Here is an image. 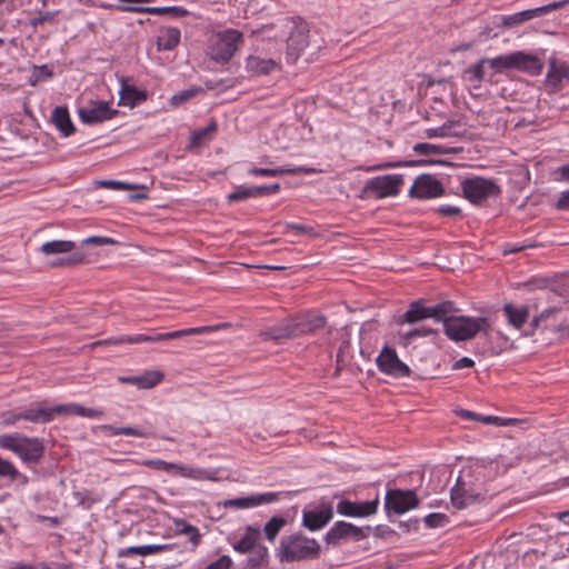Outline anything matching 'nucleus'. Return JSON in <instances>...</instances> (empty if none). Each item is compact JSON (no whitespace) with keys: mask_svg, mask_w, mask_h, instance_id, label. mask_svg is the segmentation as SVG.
Listing matches in <instances>:
<instances>
[{"mask_svg":"<svg viewBox=\"0 0 569 569\" xmlns=\"http://www.w3.org/2000/svg\"><path fill=\"white\" fill-rule=\"evenodd\" d=\"M287 525V519L281 516H273L261 529L257 525H248L239 540L232 543L234 551L250 557L246 561V568L260 569L267 566L269 560V549L260 542L262 535L269 542H274L276 538Z\"/></svg>","mask_w":569,"mask_h":569,"instance_id":"f257e3e1","label":"nucleus"},{"mask_svg":"<svg viewBox=\"0 0 569 569\" xmlns=\"http://www.w3.org/2000/svg\"><path fill=\"white\" fill-rule=\"evenodd\" d=\"M320 545L316 539L300 532L283 536L277 548V557L281 563L317 559Z\"/></svg>","mask_w":569,"mask_h":569,"instance_id":"f03ea898","label":"nucleus"},{"mask_svg":"<svg viewBox=\"0 0 569 569\" xmlns=\"http://www.w3.org/2000/svg\"><path fill=\"white\" fill-rule=\"evenodd\" d=\"M485 468L476 466L463 469L457 479V483L451 489V503L462 506L461 495H467L469 501H481L485 499Z\"/></svg>","mask_w":569,"mask_h":569,"instance_id":"7ed1b4c3","label":"nucleus"},{"mask_svg":"<svg viewBox=\"0 0 569 569\" xmlns=\"http://www.w3.org/2000/svg\"><path fill=\"white\" fill-rule=\"evenodd\" d=\"M242 42L243 34L236 29L213 33L209 38L207 54L218 63H227L232 59Z\"/></svg>","mask_w":569,"mask_h":569,"instance_id":"20e7f679","label":"nucleus"},{"mask_svg":"<svg viewBox=\"0 0 569 569\" xmlns=\"http://www.w3.org/2000/svg\"><path fill=\"white\" fill-rule=\"evenodd\" d=\"M0 447L12 451L26 463H38L44 455L40 439L28 438L21 433L0 436Z\"/></svg>","mask_w":569,"mask_h":569,"instance_id":"39448f33","label":"nucleus"},{"mask_svg":"<svg viewBox=\"0 0 569 569\" xmlns=\"http://www.w3.org/2000/svg\"><path fill=\"white\" fill-rule=\"evenodd\" d=\"M443 329L450 340L456 342L467 341L475 338L479 332L487 333L489 322L483 317L457 316L455 319L449 320Z\"/></svg>","mask_w":569,"mask_h":569,"instance_id":"423d86ee","label":"nucleus"},{"mask_svg":"<svg viewBox=\"0 0 569 569\" xmlns=\"http://www.w3.org/2000/svg\"><path fill=\"white\" fill-rule=\"evenodd\" d=\"M273 27L280 28L283 31H290L287 39L286 59L288 63H295L309 44V30L307 26L283 18L271 24V28Z\"/></svg>","mask_w":569,"mask_h":569,"instance_id":"0eeeda50","label":"nucleus"},{"mask_svg":"<svg viewBox=\"0 0 569 569\" xmlns=\"http://www.w3.org/2000/svg\"><path fill=\"white\" fill-rule=\"evenodd\" d=\"M403 183L401 174H386L369 179L361 190L360 198L375 197L382 199L397 196Z\"/></svg>","mask_w":569,"mask_h":569,"instance_id":"6e6552de","label":"nucleus"},{"mask_svg":"<svg viewBox=\"0 0 569 569\" xmlns=\"http://www.w3.org/2000/svg\"><path fill=\"white\" fill-rule=\"evenodd\" d=\"M461 190L466 199L472 203H480L489 197L497 196L500 190L493 180L481 177L467 178L461 182Z\"/></svg>","mask_w":569,"mask_h":569,"instance_id":"1a4fd4ad","label":"nucleus"},{"mask_svg":"<svg viewBox=\"0 0 569 569\" xmlns=\"http://www.w3.org/2000/svg\"><path fill=\"white\" fill-rule=\"evenodd\" d=\"M419 505V499L412 490L392 489L385 498V509L388 515L391 512L402 515Z\"/></svg>","mask_w":569,"mask_h":569,"instance_id":"9d476101","label":"nucleus"},{"mask_svg":"<svg viewBox=\"0 0 569 569\" xmlns=\"http://www.w3.org/2000/svg\"><path fill=\"white\" fill-rule=\"evenodd\" d=\"M118 110L111 109L109 103L101 100H91L87 107L78 109L80 120L86 124H97L113 119Z\"/></svg>","mask_w":569,"mask_h":569,"instance_id":"9b49d317","label":"nucleus"},{"mask_svg":"<svg viewBox=\"0 0 569 569\" xmlns=\"http://www.w3.org/2000/svg\"><path fill=\"white\" fill-rule=\"evenodd\" d=\"M377 366L381 372L395 378L409 377L411 372L410 368L399 359L396 350L387 346L378 356Z\"/></svg>","mask_w":569,"mask_h":569,"instance_id":"f8f14e48","label":"nucleus"},{"mask_svg":"<svg viewBox=\"0 0 569 569\" xmlns=\"http://www.w3.org/2000/svg\"><path fill=\"white\" fill-rule=\"evenodd\" d=\"M217 328L218 327H216V326H203V327L188 328V329H182V330H177V331L166 332V333L153 332L151 335H133V338L130 340L133 341V343L160 342V341L182 338L186 336H197V335L211 332V331L216 330Z\"/></svg>","mask_w":569,"mask_h":569,"instance_id":"ddd939ff","label":"nucleus"},{"mask_svg":"<svg viewBox=\"0 0 569 569\" xmlns=\"http://www.w3.org/2000/svg\"><path fill=\"white\" fill-rule=\"evenodd\" d=\"M281 59L280 54L266 57L262 54L253 53L246 59V70L254 77L267 76L276 70H280Z\"/></svg>","mask_w":569,"mask_h":569,"instance_id":"4468645a","label":"nucleus"},{"mask_svg":"<svg viewBox=\"0 0 569 569\" xmlns=\"http://www.w3.org/2000/svg\"><path fill=\"white\" fill-rule=\"evenodd\" d=\"M352 538L357 541L366 538V533L362 528L353 526L346 521H338L330 528L325 536V541L328 545L337 546L340 541Z\"/></svg>","mask_w":569,"mask_h":569,"instance_id":"2eb2a0df","label":"nucleus"},{"mask_svg":"<svg viewBox=\"0 0 569 569\" xmlns=\"http://www.w3.org/2000/svg\"><path fill=\"white\" fill-rule=\"evenodd\" d=\"M443 193L442 184L430 174L419 176L409 190V194L418 199H430Z\"/></svg>","mask_w":569,"mask_h":569,"instance_id":"dca6fc26","label":"nucleus"},{"mask_svg":"<svg viewBox=\"0 0 569 569\" xmlns=\"http://www.w3.org/2000/svg\"><path fill=\"white\" fill-rule=\"evenodd\" d=\"M278 500V493L276 492H263L256 493L247 497H239L233 499H228L222 502L224 508L231 509H250L261 505H268Z\"/></svg>","mask_w":569,"mask_h":569,"instance_id":"f3484780","label":"nucleus"},{"mask_svg":"<svg viewBox=\"0 0 569 569\" xmlns=\"http://www.w3.org/2000/svg\"><path fill=\"white\" fill-rule=\"evenodd\" d=\"M379 500L351 502L341 500L337 503V512L347 517H368L377 512Z\"/></svg>","mask_w":569,"mask_h":569,"instance_id":"a211bd4d","label":"nucleus"},{"mask_svg":"<svg viewBox=\"0 0 569 569\" xmlns=\"http://www.w3.org/2000/svg\"><path fill=\"white\" fill-rule=\"evenodd\" d=\"M569 80V67L566 62H558L556 59L549 60V70L546 76L545 84L550 92H556L562 88V82Z\"/></svg>","mask_w":569,"mask_h":569,"instance_id":"6ab92c4d","label":"nucleus"},{"mask_svg":"<svg viewBox=\"0 0 569 569\" xmlns=\"http://www.w3.org/2000/svg\"><path fill=\"white\" fill-rule=\"evenodd\" d=\"M333 517L330 506L305 510L302 525L311 531H316L325 527Z\"/></svg>","mask_w":569,"mask_h":569,"instance_id":"aec40b11","label":"nucleus"},{"mask_svg":"<svg viewBox=\"0 0 569 569\" xmlns=\"http://www.w3.org/2000/svg\"><path fill=\"white\" fill-rule=\"evenodd\" d=\"M429 318H431L430 307H427L422 300H415L409 305L408 310L398 319V323L415 325Z\"/></svg>","mask_w":569,"mask_h":569,"instance_id":"412c9836","label":"nucleus"},{"mask_svg":"<svg viewBox=\"0 0 569 569\" xmlns=\"http://www.w3.org/2000/svg\"><path fill=\"white\" fill-rule=\"evenodd\" d=\"M292 320L297 337L312 333L326 325L325 317L321 315H307Z\"/></svg>","mask_w":569,"mask_h":569,"instance_id":"4be33fe9","label":"nucleus"},{"mask_svg":"<svg viewBox=\"0 0 569 569\" xmlns=\"http://www.w3.org/2000/svg\"><path fill=\"white\" fill-rule=\"evenodd\" d=\"M513 69L530 74H539L543 68L542 62L536 56L522 51L513 52Z\"/></svg>","mask_w":569,"mask_h":569,"instance_id":"5701e85b","label":"nucleus"},{"mask_svg":"<svg viewBox=\"0 0 569 569\" xmlns=\"http://www.w3.org/2000/svg\"><path fill=\"white\" fill-rule=\"evenodd\" d=\"M321 172L315 168L296 167V168H257L252 167L248 170L251 176L263 177H278L282 174H297V173H317Z\"/></svg>","mask_w":569,"mask_h":569,"instance_id":"b1692460","label":"nucleus"},{"mask_svg":"<svg viewBox=\"0 0 569 569\" xmlns=\"http://www.w3.org/2000/svg\"><path fill=\"white\" fill-rule=\"evenodd\" d=\"M466 130L459 121L449 120L438 128H430L425 131L426 138L462 137Z\"/></svg>","mask_w":569,"mask_h":569,"instance_id":"393cba45","label":"nucleus"},{"mask_svg":"<svg viewBox=\"0 0 569 569\" xmlns=\"http://www.w3.org/2000/svg\"><path fill=\"white\" fill-rule=\"evenodd\" d=\"M261 336L264 337V339L270 340H282V339H292L297 338L293 320H286L278 325H274L261 332Z\"/></svg>","mask_w":569,"mask_h":569,"instance_id":"a878e982","label":"nucleus"},{"mask_svg":"<svg viewBox=\"0 0 569 569\" xmlns=\"http://www.w3.org/2000/svg\"><path fill=\"white\" fill-rule=\"evenodd\" d=\"M146 100L147 93L144 91L138 90L133 86H130L124 79L121 80L119 104L133 108L134 106Z\"/></svg>","mask_w":569,"mask_h":569,"instance_id":"bb28decb","label":"nucleus"},{"mask_svg":"<svg viewBox=\"0 0 569 569\" xmlns=\"http://www.w3.org/2000/svg\"><path fill=\"white\" fill-rule=\"evenodd\" d=\"M459 311L456 303L450 300L441 301L435 306H430L431 318L438 322H442L443 327L447 326L449 320L455 319L456 313Z\"/></svg>","mask_w":569,"mask_h":569,"instance_id":"cd10ccee","label":"nucleus"},{"mask_svg":"<svg viewBox=\"0 0 569 569\" xmlns=\"http://www.w3.org/2000/svg\"><path fill=\"white\" fill-rule=\"evenodd\" d=\"M173 473L193 480H216L213 471L182 463H174Z\"/></svg>","mask_w":569,"mask_h":569,"instance_id":"c85d7f7f","label":"nucleus"},{"mask_svg":"<svg viewBox=\"0 0 569 569\" xmlns=\"http://www.w3.org/2000/svg\"><path fill=\"white\" fill-rule=\"evenodd\" d=\"M51 120L57 127V129L64 136L69 137L74 131L76 128L70 119L69 111L67 107L58 106L52 110Z\"/></svg>","mask_w":569,"mask_h":569,"instance_id":"c756f323","label":"nucleus"},{"mask_svg":"<svg viewBox=\"0 0 569 569\" xmlns=\"http://www.w3.org/2000/svg\"><path fill=\"white\" fill-rule=\"evenodd\" d=\"M503 313L510 326L520 329L529 318V308L527 306L516 307L507 303L503 307Z\"/></svg>","mask_w":569,"mask_h":569,"instance_id":"7c9ffc66","label":"nucleus"},{"mask_svg":"<svg viewBox=\"0 0 569 569\" xmlns=\"http://www.w3.org/2000/svg\"><path fill=\"white\" fill-rule=\"evenodd\" d=\"M180 42V30L178 28L168 27L160 31L157 39L158 51L173 50Z\"/></svg>","mask_w":569,"mask_h":569,"instance_id":"2f4dec72","label":"nucleus"},{"mask_svg":"<svg viewBox=\"0 0 569 569\" xmlns=\"http://www.w3.org/2000/svg\"><path fill=\"white\" fill-rule=\"evenodd\" d=\"M568 2H569V0L551 2V3L542 6V7L520 11V12H518V16L523 23L526 21L532 20L542 14L550 13L553 10L560 9V8L565 7Z\"/></svg>","mask_w":569,"mask_h":569,"instance_id":"473e14b6","label":"nucleus"},{"mask_svg":"<svg viewBox=\"0 0 569 569\" xmlns=\"http://www.w3.org/2000/svg\"><path fill=\"white\" fill-rule=\"evenodd\" d=\"M76 248V243L69 240H52L44 242L40 247V252L44 256H54L61 253H69Z\"/></svg>","mask_w":569,"mask_h":569,"instance_id":"72a5a7b5","label":"nucleus"},{"mask_svg":"<svg viewBox=\"0 0 569 569\" xmlns=\"http://www.w3.org/2000/svg\"><path fill=\"white\" fill-rule=\"evenodd\" d=\"M23 420L33 423H47L52 419L51 408H43L41 406L30 407L22 411Z\"/></svg>","mask_w":569,"mask_h":569,"instance_id":"f704fd0d","label":"nucleus"},{"mask_svg":"<svg viewBox=\"0 0 569 569\" xmlns=\"http://www.w3.org/2000/svg\"><path fill=\"white\" fill-rule=\"evenodd\" d=\"M0 477L9 479L11 482H18L21 486H26L29 479L26 475L18 471L12 462L0 458Z\"/></svg>","mask_w":569,"mask_h":569,"instance_id":"c9c22d12","label":"nucleus"},{"mask_svg":"<svg viewBox=\"0 0 569 569\" xmlns=\"http://www.w3.org/2000/svg\"><path fill=\"white\" fill-rule=\"evenodd\" d=\"M170 545H143L122 549L120 556H149L170 549Z\"/></svg>","mask_w":569,"mask_h":569,"instance_id":"e433bc0d","label":"nucleus"},{"mask_svg":"<svg viewBox=\"0 0 569 569\" xmlns=\"http://www.w3.org/2000/svg\"><path fill=\"white\" fill-rule=\"evenodd\" d=\"M101 429L103 431H106L109 436L126 435V436H133V437H140V438L150 436V432H148L143 429H140V428H136V427H114L111 425H104L101 427Z\"/></svg>","mask_w":569,"mask_h":569,"instance_id":"4c0bfd02","label":"nucleus"},{"mask_svg":"<svg viewBox=\"0 0 569 569\" xmlns=\"http://www.w3.org/2000/svg\"><path fill=\"white\" fill-rule=\"evenodd\" d=\"M217 131V123L211 121L206 128L196 130L190 137L191 147L200 146L204 140L211 139L213 133Z\"/></svg>","mask_w":569,"mask_h":569,"instance_id":"58836bf2","label":"nucleus"},{"mask_svg":"<svg viewBox=\"0 0 569 569\" xmlns=\"http://www.w3.org/2000/svg\"><path fill=\"white\" fill-rule=\"evenodd\" d=\"M485 61L497 72H501L507 69H513V52L510 54L498 56L496 58H485Z\"/></svg>","mask_w":569,"mask_h":569,"instance_id":"ea45409f","label":"nucleus"},{"mask_svg":"<svg viewBox=\"0 0 569 569\" xmlns=\"http://www.w3.org/2000/svg\"><path fill=\"white\" fill-rule=\"evenodd\" d=\"M161 371H147L141 376H138V387L141 389L153 388L163 379Z\"/></svg>","mask_w":569,"mask_h":569,"instance_id":"a19ab883","label":"nucleus"},{"mask_svg":"<svg viewBox=\"0 0 569 569\" xmlns=\"http://www.w3.org/2000/svg\"><path fill=\"white\" fill-rule=\"evenodd\" d=\"M53 77L52 70L47 66H34L29 79L30 86H37L39 82L46 81Z\"/></svg>","mask_w":569,"mask_h":569,"instance_id":"79ce46f5","label":"nucleus"},{"mask_svg":"<svg viewBox=\"0 0 569 569\" xmlns=\"http://www.w3.org/2000/svg\"><path fill=\"white\" fill-rule=\"evenodd\" d=\"M437 333H438L437 329H432L430 327H421V328H415V329H411V330H408V331L401 333V339L408 343L416 338L429 337V336L437 335Z\"/></svg>","mask_w":569,"mask_h":569,"instance_id":"37998d69","label":"nucleus"},{"mask_svg":"<svg viewBox=\"0 0 569 569\" xmlns=\"http://www.w3.org/2000/svg\"><path fill=\"white\" fill-rule=\"evenodd\" d=\"M252 197H256L254 187L238 186L227 198L229 202H237Z\"/></svg>","mask_w":569,"mask_h":569,"instance_id":"c03bdc74","label":"nucleus"},{"mask_svg":"<svg viewBox=\"0 0 569 569\" xmlns=\"http://www.w3.org/2000/svg\"><path fill=\"white\" fill-rule=\"evenodd\" d=\"M177 528L180 533L188 536V538L193 547L199 545L201 536L199 533V530L196 527H193L189 523L182 522L181 525L178 523Z\"/></svg>","mask_w":569,"mask_h":569,"instance_id":"a18cd8bd","label":"nucleus"},{"mask_svg":"<svg viewBox=\"0 0 569 569\" xmlns=\"http://www.w3.org/2000/svg\"><path fill=\"white\" fill-rule=\"evenodd\" d=\"M425 523L429 528L445 527L449 523V518L445 513L435 512L427 515L423 519Z\"/></svg>","mask_w":569,"mask_h":569,"instance_id":"49530a36","label":"nucleus"},{"mask_svg":"<svg viewBox=\"0 0 569 569\" xmlns=\"http://www.w3.org/2000/svg\"><path fill=\"white\" fill-rule=\"evenodd\" d=\"M142 465L159 471L173 472L174 462H167L161 459H147L142 461Z\"/></svg>","mask_w":569,"mask_h":569,"instance_id":"de8ad7c7","label":"nucleus"},{"mask_svg":"<svg viewBox=\"0 0 569 569\" xmlns=\"http://www.w3.org/2000/svg\"><path fill=\"white\" fill-rule=\"evenodd\" d=\"M487 62L485 61V58H483L480 61H478L477 63H475L468 68L467 73L471 74V78H470L471 80L477 81V82L483 81V79H485L483 66Z\"/></svg>","mask_w":569,"mask_h":569,"instance_id":"09e8293b","label":"nucleus"},{"mask_svg":"<svg viewBox=\"0 0 569 569\" xmlns=\"http://www.w3.org/2000/svg\"><path fill=\"white\" fill-rule=\"evenodd\" d=\"M478 421H480V422H482L485 425L510 426V425H513L516 422V419H505V418L497 417V416H482V415H480Z\"/></svg>","mask_w":569,"mask_h":569,"instance_id":"8fccbe9b","label":"nucleus"},{"mask_svg":"<svg viewBox=\"0 0 569 569\" xmlns=\"http://www.w3.org/2000/svg\"><path fill=\"white\" fill-rule=\"evenodd\" d=\"M118 9L121 10V11L148 12V13H154V14L167 13V11H169L168 7H148V8L118 7Z\"/></svg>","mask_w":569,"mask_h":569,"instance_id":"3c124183","label":"nucleus"},{"mask_svg":"<svg viewBox=\"0 0 569 569\" xmlns=\"http://www.w3.org/2000/svg\"><path fill=\"white\" fill-rule=\"evenodd\" d=\"M413 151L420 154H439L441 148L436 144L420 142L413 146Z\"/></svg>","mask_w":569,"mask_h":569,"instance_id":"603ef678","label":"nucleus"},{"mask_svg":"<svg viewBox=\"0 0 569 569\" xmlns=\"http://www.w3.org/2000/svg\"><path fill=\"white\" fill-rule=\"evenodd\" d=\"M83 244H94V246H108L116 244L117 241L109 237L93 236L82 240Z\"/></svg>","mask_w":569,"mask_h":569,"instance_id":"864d4df0","label":"nucleus"},{"mask_svg":"<svg viewBox=\"0 0 569 569\" xmlns=\"http://www.w3.org/2000/svg\"><path fill=\"white\" fill-rule=\"evenodd\" d=\"M57 13V11L39 13L38 17L30 20V26L37 28L39 24L44 22H53Z\"/></svg>","mask_w":569,"mask_h":569,"instance_id":"5fc2aeb1","label":"nucleus"},{"mask_svg":"<svg viewBox=\"0 0 569 569\" xmlns=\"http://www.w3.org/2000/svg\"><path fill=\"white\" fill-rule=\"evenodd\" d=\"M197 91H198L197 89H190V90H183L181 92H178L177 94L171 97V103L176 104V106L183 103V102L188 101L189 99H191L196 94Z\"/></svg>","mask_w":569,"mask_h":569,"instance_id":"6e6d98bb","label":"nucleus"},{"mask_svg":"<svg viewBox=\"0 0 569 569\" xmlns=\"http://www.w3.org/2000/svg\"><path fill=\"white\" fill-rule=\"evenodd\" d=\"M232 566V559L224 555L218 558L216 561L206 567V569H230Z\"/></svg>","mask_w":569,"mask_h":569,"instance_id":"4d7b16f0","label":"nucleus"},{"mask_svg":"<svg viewBox=\"0 0 569 569\" xmlns=\"http://www.w3.org/2000/svg\"><path fill=\"white\" fill-rule=\"evenodd\" d=\"M280 184L273 183L269 186H257L254 187L256 197H263L267 194L277 193L280 191Z\"/></svg>","mask_w":569,"mask_h":569,"instance_id":"13d9d810","label":"nucleus"},{"mask_svg":"<svg viewBox=\"0 0 569 569\" xmlns=\"http://www.w3.org/2000/svg\"><path fill=\"white\" fill-rule=\"evenodd\" d=\"M500 20V26L503 28H515L522 24V21L519 18L518 12L510 16H501Z\"/></svg>","mask_w":569,"mask_h":569,"instance_id":"bf43d9fd","label":"nucleus"},{"mask_svg":"<svg viewBox=\"0 0 569 569\" xmlns=\"http://www.w3.org/2000/svg\"><path fill=\"white\" fill-rule=\"evenodd\" d=\"M558 311H559V309H557V308H549V309L543 310L539 316H537L532 319L531 326L533 328H538L540 326V322L555 316Z\"/></svg>","mask_w":569,"mask_h":569,"instance_id":"052dcab7","label":"nucleus"},{"mask_svg":"<svg viewBox=\"0 0 569 569\" xmlns=\"http://www.w3.org/2000/svg\"><path fill=\"white\" fill-rule=\"evenodd\" d=\"M74 403L57 405L51 408L52 419L56 415L74 416L73 412Z\"/></svg>","mask_w":569,"mask_h":569,"instance_id":"680f3d73","label":"nucleus"},{"mask_svg":"<svg viewBox=\"0 0 569 569\" xmlns=\"http://www.w3.org/2000/svg\"><path fill=\"white\" fill-rule=\"evenodd\" d=\"M99 183L102 187L114 189V190H128V189L133 188V186H131V184H128L122 181H117V180H103V181H100Z\"/></svg>","mask_w":569,"mask_h":569,"instance_id":"e2e57ef3","label":"nucleus"},{"mask_svg":"<svg viewBox=\"0 0 569 569\" xmlns=\"http://www.w3.org/2000/svg\"><path fill=\"white\" fill-rule=\"evenodd\" d=\"M82 258L78 254H73L71 257H68V258H61V259H57V260H53L50 262L51 266L53 267H59V266H73V264H77L79 262H81Z\"/></svg>","mask_w":569,"mask_h":569,"instance_id":"0e129e2a","label":"nucleus"},{"mask_svg":"<svg viewBox=\"0 0 569 569\" xmlns=\"http://www.w3.org/2000/svg\"><path fill=\"white\" fill-rule=\"evenodd\" d=\"M3 423L7 426H11L17 423V421L23 419L22 411L16 412V411H7L2 415Z\"/></svg>","mask_w":569,"mask_h":569,"instance_id":"69168bd1","label":"nucleus"},{"mask_svg":"<svg viewBox=\"0 0 569 569\" xmlns=\"http://www.w3.org/2000/svg\"><path fill=\"white\" fill-rule=\"evenodd\" d=\"M473 366H475V361L471 358L462 357L453 363L452 369L460 370V369H465V368H471Z\"/></svg>","mask_w":569,"mask_h":569,"instance_id":"338daca9","label":"nucleus"},{"mask_svg":"<svg viewBox=\"0 0 569 569\" xmlns=\"http://www.w3.org/2000/svg\"><path fill=\"white\" fill-rule=\"evenodd\" d=\"M557 208L560 210H569V190L561 192L557 201Z\"/></svg>","mask_w":569,"mask_h":569,"instance_id":"774afa93","label":"nucleus"}]
</instances>
